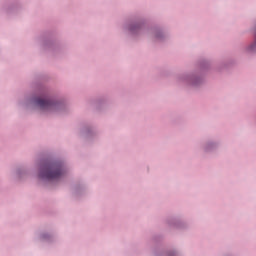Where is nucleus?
Returning a JSON list of instances; mask_svg holds the SVG:
<instances>
[{
  "label": "nucleus",
  "instance_id": "nucleus-1",
  "mask_svg": "<svg viewBox=\"0 0 256 256\" xmlns=\"http://www.w3.org/2000/svg\"><path fill=\"white\" fill-rule=\"evenodd\" d=\"M63 175V170L61 169V165L59 164H49L42 168L39 177L40 179H60Z\"/></svg>",
  "mask_w": 256,
  "mask_h": 256
},
{
  "label": "nucleus",
  "instance_id": "nucleus-2",
  "mask_svg": "<svg viewBox=\"0 0 256 256\" xmlns=\"http://www.w3.org/2000/svg\"><path fill=\"white\" fill-rule=\"evenodd\" d=\"M36 104L43 111H51V109H53L56 106V104L51 102L50 100H45L42 98L36 99Z\"/></svg>",
  "mask_w": 256,
  "mask_h": 256
}]
</instances>
